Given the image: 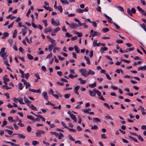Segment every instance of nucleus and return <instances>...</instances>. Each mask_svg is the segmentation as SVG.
I'll return each instance as SVG.
<instances>
[{
  "instance_id": "f257e3e1",
  "label": "nucleus",
  "mask_w": 146,
  "mask_h": 146,
  "mask_svg": "<svg viewBox=\"0 0 146 146\" xmlns=\"http://www.w3.org/2000/svg\"><path fill=\"white\" fill-rule=\"evenodd\" d=\"M127 11L129 15L131 16H132V14H135L136 13V10L134 8H132L131 9V10L130 9V8H128L127 9Z\"/></svg>"
},
{
  "instance_id": "f03ea898",
  "label": "nucleus",
  "mask_w": 146,
  "mask_h": 146,
  "mask_svg": "<svg viewBox=\"0 0 146 146\" xmlns=\"http://www.w3.org/2000/svg\"><path fill=\"white\" fill-rule=\"evenodd\" d=\"M5 48H2L0 52V55L3 58H4L7 54V53L5 52Z\"/></svg>"
},
{
  "instance_id": "7ed1b4c3",
  "label": "nucleus",
  "mask_w": 146,
  "mask_h": 146,
  "mask_svg": "<svg viewBox=\"0 0 146 146\" xmlns=\"http://www.w3.org/2000/svg\"><path fill=\"white\" fill-rule=\"evenodd\" d=\"M21 81L23 82V84L26 86V88L27 89L31 87V85L30 84L27 82V81L24 79L22 80Z\"/></svg>"
},
{
  "instance_id": "20e7f679",
  "label": "nucleus",
  "mask_w": 146,
  "mask_h": 146,
  "mask_svg": "<svg viewBox=\"0 0 146 146\" xmlns=\"http://www.w3.org/2000/svg\"><path fill=\"white\" fill-rule=\"evenodd\" d=\"M45 132L43 131L38 130L37 132L36 133V136L37 137H40L41 136V135L42 134H44Z\"/></svg>"
},
{
  "instance_id": "39448f33",
  "label": "nucleus",
  "mask_w": 146,
  "mask_h": 146,
  "mask_svg": "<svg viewBox=\"0 0 146 146\" xmlns=\"http://www.w3.org/2000/svg\"><path fill=\"white\" fill-rule=\"evenodd\" d=\"M79 71L81 74L82 75L84 76L85 77H87V74H85V73L86 72V69L84 68L80 70Z\"/></svg>"
},
{
  "instance_id": "423d86ee",
  "label": "nucleus",
  "mask_w": 146,
  "mask_h": 146,
  "mask_svg": "<svg viewBox=\"0 0 146 146\" xmlns=\"http://www.w3.org/2000/svg\"><path fill=\"white\" fill-rule=\"evenodd\" d=\"M96 89L94 88L92 91L90 90H89L90 95L91 96L94 97L96 95Z\"/></svg>"
},
{
  "instance_id": "0eeeda50",
  "label": "nucleus",
  "mask_w": 146,
  "mask_h": 146,
  "mask_svg": "<svg viewBox=\"0 0 146 146\" xmlns=\"http://www.w3.org/2000/svg\"><path fill=\"white\" fill-rule=\"evenodd\" d=\"M51 24L52 25H55L56 26H58L60 25V23L59 21H58L57 23L56 22L54 21V18H52L51 20Z\"/></svg>"
},
{
  "instance_id": "6e6552de",
  "label": "nucleus",
  "mask_w": 146,
  "mask_h": 146,
  "mask_svg": "<svg viewBox=\"0 0 146 146\" xmlns=\"http://www.w3.org/2000/svg\"><path fill=\"white\" fill-rule=\"evenodd\" d=\"M56 45V43H54L53 44L50 45L48 47V50L50 52H51L52 50V48L54 47Z\"/></svg>"
},
{
  "instance_id": "1a4fd4ad",
  "label": "nucleus",
  "mask_w": 146,
  "mask_h": 146,
  "mask_svg": "<svg viewBox=\"0 0 146 146\" xmlns=\"http://www.w3.org/2000/svg\"><path fill=\"white\" fill-rule=\"evenodd\" d=\"M56 45V43H54L53 44L50 45L48 47V50L50 52H51L52 50V48L54 47Z\"/></svg>"
},
{
  "instance_id": "9d476101",
  "label": "nucleus",
  "mask_w": 146,
  "mask_h": 146,
  "mask_svg": "<svg viewBox=\"0 0 146 146\" xmlns=\"http://www.w3.org/2000/svg\"><path fill=\"white\" fill-rule=\"evenodd\" d=\"M42 95L46 100H48V97L46 92H43L42 93Z\"/></svg>"
},
{
  "instance_id": "9b49d317",
  "label": "nucleus",
  "mask_w": 146,
  "mask_h": 146,
  "mask_svg": "<svg viewBox=\"0 0 146 146\" xmlns=\"http://www.w3.org/2000/svg\"><path fill=\"white\" fill-rule=\"evenodd\" d=\"M30 104H28V106L31 108L32 110H37V109L36 108L33 104H31V105Z\"/></svg>"
},
{
  "instance_id": "f8f14e48",
  "label": "nucleus",
  "mask_w": 146,
  "mask_h": 146,
  "mask_svg": "<svg viewBox=\"0 0 146 146\" xmlns=\"http://www.w3.org/2000/svg\"><path fill=\"white\" fill-rule=\"evenodd\" d=\"M23 100H24L25 102L27 104V105H28V104H31V101H29L26 97H24L23 98Z\"/></svg>"
},
{
  "instance_id": "ddd939ff",
  "label": "nucleus",
  "mask_w": 146,
  "mask_h": 146,
  "mask_svg": "<svg viewBox=\"0 0 146 146\" xmlns=\"http://www.w3.org/2000/svg\"><path fill=\"white\" fill-rule=\"evenodd\" d=\"M70 27L72 29H75L77 27V25L74 23H72L70 25Z\"/></svg>"
},
{
  "instance_id": "4468645a",
  "label": "nucleus",
  "mask_w": 146,
  "mask_h": 146,
  "mask_svg": "<svg viewBox=\"0 0 146 146\" xmlns=\"http://www.w3.org/2000/svg\"><path fill=\"white\" fill-rule=\"evenodd\" d=\"M108 49V48L106 47H102L100 50V51L101 54H103L104 52V51H106Z\"/></svg>"
},
{
  "instance_id": "2eb2a0df",
  "label": "nucleus",
  "mask_w": 146,
  "mask_h": 146,
  "mask_svg": "<svg viewBox=\"0 0 146 146\" xmlns=\"http://www.w3.org/2000/svg\"><path fill=\"white\" fill-rule=\"evenodd\" d=\"M91 35L92 37H94L96 36V34L97 33V32L94 31L93 29L90 31Z\"/></svg>"
},
{
  "instance_id": "dca6fc26",
  "label": "nucleus",
  "mask_w": 146,
  "mask_h": 146,
  "mask_svg": "<svg viewBox=\"0 0 146 146\" xmlns=\"http://www.w3.org/2000/svg\"><path fill=\"white\" fill-rule=\"evenodd\" d=\"M93 121L94 122H101V120L97 117H94L93 118Z\"/></svg>"
},
{
  "instance_id": "f3484780",
  "label": "nucleus",
  "mask_w": 146,
  "mask_h": 146,
  "mask_svg": "<svg viewBox=\"0 0 146 146\" xmlns=\"http://www.w3.org/2000/svg\"><path fill=\"white\" fill-rule=\"evenodd\" d=\"M18 137H19L21 139L22 138L25 139L26 138L25 136L22 134H18Z\"/></svg>"
},
{
  "instance_id": "a211bd4d",
  "label": "nucleus",
  "mask_w": 146,
  "mask_h": 146,
  "mask_svg": "<svg viewBox=\"0 0 146 146\" xmlns=\"http://www.w3.org/2000/svg\"><path fill=\"white\" fill-rule=\"evenodd\" d=\"M95 74V72L91 70H90L89 71L88 73L87 74V77L89 74L93 75Z\"/></svg>"
},
{
  "instance_id": "6ab92c4d",
  "label": "nucleus",
  "mask_w": 146,
  "mask_h": 146,
  "mask_svg": "<svg viewBox=\"0 0 146 146\" xmlns=\"http://www.w3.org/2000/svg\"><path fill=\"white\" fill-rule=\"evenodd\" d=\"M138 69L139 71V70H146V65L144 66H141L138 68Z\"/></svg>"
},
{
  "instance_id": "aec40b11",
  "label": "nucleus",
  "mask_w": 146,
  "mask_h": 146,
  "mask_svg": "<svg viewBox=\"0 0 146 146\" xmlns=\"http://www.w3.org/2000/svg\"><path fill=\"white\" fill-rule=\"evenodd\" d=\"M75 50L77 53H78L80 52V49L77 45H75L74 46Z\"/></svg>"
},
{
  "instance_id": "412c9836",
  "label": "nucleus",
  "mask_w": 146,
  "mask_h": 146,
  "mask_svg": "<svg viewBox=\"0 0 146 146\" xmlns=\"http://www.w3.org/2000/svg\"><path fill=\"white\" fill-rule=\"evenodd\" d=\"M60 1L64 5L68 4H69V2L67 0H60Z\"/></svg>"
},
{
  "instance_id": "4be33fe9",
  "label": "nucleus",
  "mask_w": 146,
  "mask_h": 146,
  "mask_svg": "<svg viewBox=\"0 0 146 146\" xmlns=\"http://www.w3.org/2000/svg\"><path fill=\"white\" fill-rule=\"evenodd\" d=\"M78 80L80 81V83L81 84H84L86 82V80H82V79L81 78H79L78 79Z\"/></svg>"
},
{
  "instance_id": "5701e85b",
  "label": "nucleus",
  "mask_w": 146,
  "mask_h": 146,
  "mask_svg": "<svg viewBox=\"0 0 146 146\" xmlns=\"http://www.w3.org/2000/svg\"><path fill=\"white\" fill-rule=\"evenodd\" d=\"M9 33L7 32H5L3 34V36L2 38L3 39H4L9 35Z\"/></svg>"
},
{
  "instance_id": "b1692460",
  "label": "nucleus",
  "mask_w": 146,
  "mask_h": 146,
  "mask_svg": "<svg viewBox=\"0 0 146 146\" xmlns=\"http://www.w3.org/2000/svg\"><path fill=\"white\" fill-rule=\"evenodd\" d=\"M52 31V29L50 28H46L44 30V32L46 33H47L48 32H51Z\"/></svg>"
},
{
  "instance_id": "393cba45",
  "label": "nucleus",
  "mask_w": 146,
  "mask_h": 146,
  "mask_svg": "<svg viewBox=\"0 0 146 146\" xmlns=\"http://www.w3.org/2000/svg\"><path fill=\"white\" fill-rule=\"evenodd\" d=\"M71 118L72 119H73L74 121L75 122H76L77 121V119L75 117V115H74V114L72 116H70Z\"/></svg>"
},
{
  "instance_id": "a878e982",
  "label": "nucleus",
  "mask_w": 146,
  "mask_h": 146,
  "mask_svg": "<svg viewBox=\"0 0 146 146\" xmlns=\"http://www.w3.org/2000/svg\"><path fill=\"white\" fill-rule=\"evenodd\" d=\"M96 85V83L95 82L94 83L90 84L89 85V86L90 87L92 88H93L95 87Z\"/></svg>"
},
{
  "instance_id": "bb28decb",
  "label": "nucleus",
  "mask_w": 146,
  "mask_h": 146,
  "mask_svg": "<svg viewBox=\"0 0 146 146\" xmlns=\"http://www.w3.org/2000/svg\"><path fill=\"white\" fill-rule=\"evenodd\" d=\"M140 25L146 32V25L144 24H140Z\"/></svg>"
},
{
  "instance_id": "cd10ccee",
  "label": "nucleus",
  "mask_w": 146,
  "mask_h": 146,
  "mask_svg": "<svg viewBox=\"0 0 146 146\" xmlns=\"http://www.w3.org/2000/svg\"><path fill=\"white\" fill-rule=\"evenodd\" d=\"M27 56L28 58L30 60H32L33 58V56H32L30 54H27Z\"/></svg>"
},
{
  "instance_id": "c85d7f7f",
  "label": "nucleus",
  "mask_w": 146,
  "mask_h": 146,
  "mask_svg": "<svg viewBox=\"0 0 146 146\" xmlns=\"http://www.w3.org/2000/svg\"><path fill=\"white\" fill-rule=\"evenodd\" d=\"M27 118L28 119H31L33 121H34L35 120V118L32 115H28L27 116Z\"/></svg>"
},
{
  "instance_id": "c756f323",
  "label": "nucleus",
  "mask_w": 146,
  "mask_h": 146,
  "mask_svg": "<svg viewBox=\"0 0 146 146\" xmlns=\"http://www.w3.org/2000/svg\"><path fill=\"white\" fill-rule=\"evenodd\" d=\"M60 30V28L59 27H58L54 30V32L55 33H56L58 31Z\"/></svg>"
},
{
  "instance_id": "7c9ffc66",
  "label": "nucleus",
  "mask_w": 146,
  "mask_h": 146,
  "mask_svg": "<svg viewBox=\"0 0 146 146\" xmlns=\"http://www.w3.org/2000/svg\"><path fill=\"white\" fill-rule=\"evenodd\" d=\"M105 119H110L111 120H113L112 118L109 115L107 114V115L105 117Z\"/></svg>"
},
{
  "instance_id": "2f4dec72",
  "label": "nucleus",
  "mask_w": 146,
  "mask_h": 146,
  "mask_svg": "<svg viewBox=\"0 0 146 146\" xmlns=\"http://www.w3.org/2000/svg\"><path fill=\"white\" fill-rule=\"evenodd\" d=\"M117 8L120 11L122 12L124 11V10L123 7L121 6H119L117 7Z\"/></svg>"
},
{
  "instance_id": "473e14b6",
  "label": "nucleus",
  "mask_w": 146,
  "mask_h": 146,
  "mask_svg": "<svg viewBox=\"0 0 146 146\" xmlns=\"http://www.w3.org/2000/svg\"><path fill=\"white\" fill-rule=\"evenodd\" d=\"M17 31L16 30H15L14 31V33L13 34V38H15L16 37L17 34Z\"/></svg>"
},
{
  "instance_id": "72a5a7b5",
  "label": "nucleus",
  "mask_w": 146,
  "mask_h": 146,
  "mask_svg": "<svg viewBox=\"0 0 146 146\" xmlns=\"http://www.w3.org/2000/svg\"><path fill=\"white\" fill-rule=\"evenodd\" d=\"M5 131H7L9 135H11L13 133V131L9 129H5Z\"/></svg>"
},
{
  "instance_id": "f704fd0d",
  "label": "nucleus",
  "mask_w": 146,
  "mask_h": 146,
  "mask_svg": "<svg viewBox=\"0 0 146 146\" xmlns=\"http://www.w3.org/2000/svg\"><path fill=\"white\" fill-rule=\"evenodd\" d=\"M137 9L140 12L142 13H144L145 11L144 10H143L142 9L139 7V6H137Z\"/></svg>"
},
{
  "instance_id": "c9c22d12",
  "label": "nucleus",
  "mask_w": 146,
  "mask_h": 146,
  "mask_svg": "<svg viewBox=\"0 0 146 146\" xmlns=\"http://www.w3.org/2000/svg\"><path fill=\"white\" fill-rule=\"evenodd\" d=\"M23 32V35L25 36L27 33V30L25 29H23L22 30Z\"/></svg>"
},
{
  "instance_id": "e433bc0d",
  "label": "nucleus",
  "mask_w": 146,
  "mask_h": 146,
  "mask_svg": "<svg viewBox=\"0 0 146 146\" xmlns=\"http://www.w3.org/2000/svg\"><path fill=\"white\" fill-rule=\"evenodd\" d=\"M129 137L132 140H133L134 141H135L136 142H137V143L138 142L137 140L136 139L132 137L131 136H129Z\"/></svg>"
},
{
  "instance_id": "4c0bfd02",
  "label": "nucleus",
  "mask_w": 146,
  "mask_h": 146,
  "mask_svg": "<svg viewBox=\"0 0 146 146\" xmlns=\"http://www.w3.org/2000/svg\"><path fill=\"white\" fill-rule=\"evenodd\" d=\"M109 31V29L108 28H104L102 29V31L104 33L108 32Z\"/></svg>"
},
{
  "instance_id": "58836bf2",
  "label": "nucleus",
  "mask_w": 146,
  "mask_h": 146,
  "mask_svg": "<svg viewBox=\"0 0 146 146\" xmlns=\"http://www.w3.org/2000/svg\"><path fill=\"white\" fill-rule=\"evenodd\" d=\"M19 103L20 104H25L24 102H23V99L22 98H20L19 100H18Z\"/></svg>"
},
{
  "instance_id": "ea45409f",
  "label": "nucleus",
  "mask_w": 146,
  "mask_h": 146,
  "mask_svg": "<svg viewBox=\"0 0 146 146\" xmlns=\"http://www.w3.org/2000/svg\"><path fill=\"white\" fill-rule=\"evenodd\" d=\"M97 40L95 39L94 40L93 42V46L94 47H95L96 46V44H97Z\"/></svg>"
},
{
  "instance_id": "a19ab883",
  "label": "nucleus",
  "mask_w": 146,
  "mask_h": 146,
  "mask_svg": "<svg viewBox=\"0 0 146 146\" xmlns=\"http://www.w3.org/2000/svg\"><path fill=\"white\" fill-rule=\"evenodd\" d=\"M31 127L30 126H28L27 128V130L29 132H31Z\"/></svg>"
},
{
  "instance_id": "79ce46f5",
  "label": "nucleus",
  "mask_w": 146,
  "mask_h": 146,
  "mask_svg": "<svg viewBox=\"0 0 146 146\" xmlns=\"http://www.w3.org/2000/svg\"><path fill=\"white\" fill-rule=\"evenodd\" d=\"M138 139H139L141 141L143 142L144 141L142 137L140 135H138V136H137Z\"/></svg>"
},
{
  "instance_id": "37998d69",
  "label": "nucleus",
  "mask_w": 146,
  "mask_h": 146,
  "mask_svg": "<svg viewBox=\"0 0 146 146\" xmlns=\"http://www.w3.org/2000/svg\"><path fill=\"white\" fill-rule=\"evenodd\" d=\"M57 9L61 13L62 11V8L61 6H58L57 7Z\"/></svg>"
},
{
  "instance_id": "c03bdc74",
  "label": "nucleus",
  "mask_w": 146,
  "mask_h": 146,
  "mask_svg": "<svg viewBox=\"0 0 146 146\" xmlns=\"http://www.w3.org/2000/svg\"><path fill=\"white\" fill-rule=\"evenodd\" d=\"M38 142L36 141H34L32 142V144L34 146L36 145L38 143Z\"/></svg>"
},
{
  "instance_id": "a18cd8bd",
  "label": "nucleus",
  "mask_w": 146,
  "mask_h": 146,
  "mask_svg": "<svg viewBox=\"0 0 146 146\" xmlns=\"http://www.w3.org/2000/svg\"><path fill=\"white\" fill-rule=\"evenodd\" d=\"M50 133L54 135L56 137H57L58 135V134L55 132L51 131L50 132Z\"/></svg>"
},
{
  "instance_id": "49530a36",
  "label": "nucleus",
  "mask_w": 146,
  "mask_h": 146,
  "mask_svg": "<svg viewBox=\"0 0 146 146\" xmlns=\"http://www.w3.org/2000/svg\"><path fill=\"white\" fill-rule=\"evenodd\" d=\"M76 11L79 13H83V10L81 9H78L76 10Z\"/></svg>"
},
{
  "instance_id": "de8ad7c7",
  "label": "nucleus",
  "mask_w": 146,
  "mask_h": 146,
  "mask_svg": "<svg viewBox=\"0 0 146 146\" xmlns=\"http://www.w3.org/2000/svg\"><path fill=\"white\" fill-rule=\"evenodd\" d=\"M8 120L10 122H12L13 121V118L12 117H8Z\"/></svg>"
},
{
  "instance_id": "09e8293b",
  "label": "nucleus",
  "mask_w": 146,
  "mask_h": 146,
  "mask_svg": "<svg viewBox=\"0 0 146 146\" xmlns=\"http://www.w3.org/2000/svg\"><path fill=\"white\" fill-rule=\"evenodd\" d=\"M70 94H65L64 95V97H65L66 99L68 98H69L70 97Z\"/></svg>"
},
{
  "instance_id": "8fccbe9b",
  "label": "nucleus",
  "mask_w": 146,
  "mask_h": 146,
  "mask_svg": "<svg viewBox=\"0 0 146 146\" xmlns=\"http://www.w3.org/2000/svg\"><path fill=\"white\" fill-rule=\"evenodd\" d=\"M7 121L6 120H4L3 122V124L2 125L1 127H3L7 124Z\"/></svg>"
},
{
  "instance_id": "3c124183",
  "label": "nucleus",
  "mask_w": 146,
  "mask_h": 146,
  "mask_svg": "<svg viewBox=\"0 0 146 146\" xmlns=\"http://www.w3.org/2000/svg\"><path fill=\"white\" fill-rule=\"evenodd\" d=\"M61 124L65 128L67 129L68 128V127L66 126V124L63 122H61Z\"/></svg>"
},
{
  "instance_id": "603ef678",
  "label": "nucleus",
  "mask_w": 146,
  "mask_h": 146,
  "mask_svg": "<svg viewBox=\"0 0 146 146\" xmlns=\"http://www.w3.org/2000/svg\"><path fill=\"white\" fill-rule=\"evenodd\" d=\"M18 85L19 89L20 90H22L23 88V87H22V84L21 83H20Z\"/></svg>"
},
{
  "instance_id": "864d4df0",
  "label": "nucleus",
  "mask_w": 146,
  "mask_h": 146,
  "mask_svg": "<svg viewBox=\"0 0 146 146\" xmlns=\"http://www.w3.org/2000/svg\"><path fill=\"white\" fill-rule=\"evenodd\" d=\"M96 93H97V95L99 96H100L101 95V93L99 90H96Z\"/></svg>"
},
{
  "instance_id": "5fc2aeb1",
  "label": "nucleus",
  "mask_w": 146,
  "mask_h": 146,
  "mask_svg": "<svg viewBox=\"0 0 146 146\" xmlns=\"http://www.w3.org/2000/svg\"><path fill=\"white\" fill-rule=\"evenodd\" d=\"M92 25L95 27H97V24L95 21H92Z\"/></svg>"
},
{
  "instance_id": "6e6d98bb",
  "label": "nucleus",
  "mask_w": 146,
  "mask_h": 146,
  "mask_svg": "<svg viewBox=\"0 0 146 146\" xmlns=\"http://www.w3.org/2000/svg\"><path fill=\"white\" fill-rule=\"evenodd\" d=\"M8 42L11 46L13 42V39H9L8 40Z\"/></svg>"
},
{
  "instance_id": "4d7b16f0",
  "label": "nucleus",
  "mask_w": 146,
  "mask_h": 146,
  "mask_svg": "<svg viewBox=\"0 0 146 146\" xmlns=\"http://www.w3.org/2000/svg\"><path fill=\"white\" fill-rule=\"evenodd\" d=\"M113 25H114V26L115 27L116 29H117V30H118L120 28V27L117 25V24H116L115 23H113Z\"/></svg>"
},
{
  "instance_id": "13d9d810",
  "label": "nucleus",
  "mask_w": 146,
  "mask_h": 146,
  "mask_svg": "<svg viewBox=\"0 0 146 146\" xmlns=\"http://www.w3.org/2000/svg\"><path fill=\"white\" fill-rule=\"evenodd\" d=\"M42 22L44 24V26L45 27H46L47 26V21L46 20H44L42 21Z\"/></svg>"
},
{
  "instance_id": "bf43d9fd",
  "label": "nucleus",
  "mask_w": 146,
  "mask_h": 146,
  "mask_svg": "<svg viewBox=\"0 0 146 146\" xmlns=\"http://www.w3.org/2000/svg\"><path fill=\"white\" fill-rule=\"evenodd\" d=\"M101 137L102 139H106L107 137L105 136V134L103 133L101 135Z\"/></svg>"
},
{
  "instance_id": "052dcab7",
  "label": "nucleus",
  "mask_w": 146,
  "mask_h": 146,
  "mask_svg": "<svg viewBox=\"0 0 146 146\" xmlns=\"http://www.w3.org/2000/svg\"><path fill=\"white\" fill-rule=\"evenodd\" d=\"M4 63L7 66H10V64L8 62V60H5L4 61Z\"/></svg>"
},
{
  "instance_id": "680f3d73",
  "label": "nucleus",
  "mask_w": 146,
  "mask_h": 146,
  "mask_svg": "<svg viewBox=\"0 0 146 146\" xmlns=\"http://www.w3.org/2000/svg\"><path fill=\"white\" fill-rule=\"evenodd\" d=\"M66 36L68 37H70L72 36V35H70L68 33H66Z\"/></svg>"
},
{
  "instance_id": "e2e57ef3",
  "label": "nucleus",
  "mask_w": 146,
  "mask_h": 146,
  "mask_svg": "<svg viewBox=\"0 0 146 146\" xmlns=\"http://www.w3.org/2000/svg\"><path fill=\"white\" fill-rule=\"evenodd\" d=\"M69 138L70 140H72V141H75L74 139L73 138V137H72V136L71 135H69Z\"/></svg>"
},
{
  "instance_id": "0e129e2a",
  "label": "nucleus",
  "mask_w": 146,
  "mask_h": 146,
  "mask_svg": "<svg viewBox=\"0 0 146 146\" xmlns=\"http://www.w3.org/2000/svg\"><path fill=\"white\" fill-rule=\"evenodd\" d=\"M57 74L60 76H61L62 75V73L61 71H58L57 72Z\"/></svg>"
},
{
  "instance_id": "69168bd1",
  "label": "nucleus",
  "mask_w": 146,
  "mask_h": 146,
  "mask_svg": "<svg viewBox=\"0 0 146 146\" xmlns=\"http://www.w3.org/2000/svg\"><path fill=\"white\" fill-rule=\"evenodd\" d=\"M52 54L51 53H50V54L47 56L46 57V58H51L52 57Z\"/></svg>"
},
{
  "instance_id": "338daca9",
  "label": "nucleus",
  "mask_w": 146,
  "mask_h": 146,
  "mask_svg": "<svg viewBox=\"0 0 146 146\" xmlns=\"http://www.w3.org/2000/svg\"><path fill=\"white\" fill-rule=\"evenodd\" d=\"M98 128V127L96 125H94V126H92L91 127V129H97Z\"/></svg>"
},
{
  "instance_id": "774afa93",
  "label": "nucleus",
  "mask_w": 146,
  "mask_h": 146,
  "mask_svg": "<svg viewBox=\"0 0 146 146\" xmlns=\"http://www.w3.org/2000/svg\"><path fill=\"white\" fill-rule=\"evenodd\" d=\"M41 69L44 72H46V67L44 66H42Z\"/></svg>"
}]
</instances>
